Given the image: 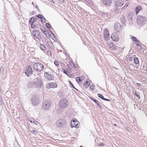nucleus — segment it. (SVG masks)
Segmentation results:
<instances>
[{"instance_id":"1","label":"nucleus","mask_w":147,"mask_h":147,"mask_svg":"<svg viewBox=\"0 0 147 147\" xmlns=\"http://www.w3.org/2000/svg\"><path fill=\"white\" fill-rule=\"evenodd\" d=\"M146 18L145 17L138 15L137 16V22L138 25L143 26L146 23Z\"/></svg>"},{"instance_id":"2","label":"nucleus","mask_w":147,"mask_h":147,"mask_svg":"<svg viewBox=\"0 0 147 147\" xmlns=\"http://www.w3.org/2000/svg\"><path fill=\"white\" fill-rule=\"evenodd\" d=\"M33 66L34 69L38 72L42 71L44 68V65L40 63H35Z\"/></svg>"},{"instance_id":"3","label":"nucleus","mask_w":147,"mask_h":147,"mask_svg":"<svg viewBox=\"0 0 147 147\" xmlns=\"http://www.w3.org/2000/svg\"><path fill=\"white\" fill-rule=\"evenodd\" d=\"M51 104V101L49 100H45L43 103L42 108V109L45 110L49 109Z\"/></svg>"},{"instance_id":"4","label":"nucleus","mask_w":147,"mask_h":147,"mask_svg":"<svg viewBox=\"0 0 147 147\" xmlns=\"http://www.w3.org/2000/svg\"><path fill=\"white\" fill-rule=\"evenodd\" d=\"M66 123L67 122L65 120L60 119L57 121L56 125L58 127H61L64 126Z\"/></svg>"},{"instance_id":"5","label":"nucleus","mask_w":147,"mask_h":147,"mask_svg":"<svg viewBox=\"0 0 147 147\" xmlns=\"http://www.w3.org/2000/svg\"><path fill=\"white\" fill-rule=\"evenodd\" d=\"M35 88H40L42 86V82L39 77L36 78V80L34 81Z\"/></svg>"},{"instance_id":"6","label":"nucleus","mask_w":147,"mask_h":147,"mask_svg":"<svg viewBox=\"0 0 147 147\" xmlns=\"http://www.w3.org/2000/svg\"><path fill=\"white\" fill-rule=\"evenodd\" d=\"M68 105V101L65 98L61 100L59 102V105L61 107L64 108L66 107Z\"/></svg>"},{"instance_id":"7","label":"nucleus","mask_w":147,"mask_h":147,"mask_svg":"<svg viewBox=\"0 0 147 147\" xmlns=\"http://www.w3.org/2000/svg\"><path fill=\"white\" fill-rule=\"evenodd\" d=\"M25 74L28 76L32 74V68L30 65H28L26 66L25 69L24 70Z\"/></svg>"},{"instance_id":"8","label":"nucleus","mask_w":147,"mask_h":147,"mask_svg":"<svg viewBox=\"0 0 147 147\" xmlns=\"http://www.w3.org/2000/svg\"><path fill=\"white\" fill-rule=\"evenodd\" d=\"M32 102L34 106L38 105V96H33L32 98Z\"/></svg>"},{"instance_id":"9","label":"nucleus","mask_w":147,"mask_h":147,"mask_svg":"<svg viewBox=\"0 0 147 147\" xmlns=\"http://www.w3.org/2000/svg\"><path fill=\"white\" fill-rule=\"evenodd\" d=\"M46 87L48 89L56 88L57 86V84L55 83H47L46 85Z\"/></svg>"},{"instance_id":"10","label":"nucleus","mask_w":147,"mask_h":147,"mask_svg":"<svg viewBox=\"0 0 147 147\" xmlns=\"http://www.w3.org/2000/svg\"><path fill=\"white\" fill-rule=\"evenodd\" d=\"M111 38L113 40L117 41L119 40V37L118 35L116 33H114L111 34Z\"/></svg>"},{"instance_id":"11","label":"nucleus","mask_w":147,"mask_h":147,"mask_svg":"<svg viewBox=\"0 0 147 147\" xmlns=\"http://www.w3.org/2000/svg\"><path fill=\"white\" fill-rule=\"evenodd\" d=\"M44 76L45 78L49 80H52L54 79V77L52 75L47 72L44 73Z\"/></svg>"},{"instance_id":"12","label":"nucleus","mask_w":147,"mask_h":147,"mask_svg":"<svg viewBox=\"0 0 147 147\" xmlns=\"http://www.w3.org/2000/svg\"><path fill=\"white\" fill-rule=\"evenodd\" d=\"M121 26L120 23H116L114 25V29L115 32H118L121 30Z\"/></svg>"},{"instance_id":"13","label":"nucleus","mask_w":147,"mask_h":147,"mask_svg":"<svg viewBox=\"0 0 147 147\" xmlns=\"http://www.w3.org/2000/svg\"><path fill=\"white\" fill-rule=\"evenodd\" d=\"M104 37L106 40H107L109 38V32L107 29H105L104 32Z\"/></svg>"},{"instance_id":"14","label":"nucleus","mask_w":147,"mask_h":147,"mask_svg":"<svg viewBox=\"0 0 147 147\" xmlns=\"http://www.w3.org/2000/svg\"><path fill=\"white\" fill-rule=\"evenodd\" d=\"M32 34L34 37L37 39H39V36L40 35L39 32L37 30H34L32 32Z\"/></svg>"},{"instance_id":"15","label":"nucleus","mask_w":147,"mask_h":147,"mask_svg":"<svg viewBox=\"0 0 147 147\" xmlns=\"http://www.w3.org/2000/svg\"><path fill=\"white\" fill-rule=\"evenodd\" d=\"M116 5L117 6H122L124 3V0H115Z\"/></svg>"},{"instance_id":"16","label":"nucleus","mask_w":147,"mask_h":147,"mask_svg":"<svg viewBox=\"0 0 147 147\" xmlns=\"http://www.w3.org/2000/svg\"><path fill=\"white\" fill-rule=\"evenodd\" d=\"M71 127V128L75 127L76 128H78L79 126V123L78 121H76V123L71 122L70 123Z\"/></svg>"},{"instance_id":"17","label":"nucleus","mask_w":147,"mask_h":147,"mask_svg":"<svg viewBox=\"0 0 147 147\" xmlns=\"http://www.w3.org/2000/svg\"><path fill=\"white\" fill-rule=\"evenodd\" d=\"M108 48L112 50H114L117 48V47L112 43H110L108 45Z\"/></svg>"},{"instance_id":"18","label":"nucleus","mask_w":147,"mask_h":147,"mask_svg":"<svg viewBox=\"0 0 147 147\" xmlns=\"http://www.w3.org/2000/svg\"><path fill=\"white\" fill-rule=\"evenodd\" d=\"M102 3L105 5L110 6L112 3L111 0H103Z\"/></svg>"},{"instance_id":"19","label":"nucleus","mask_w":147,"mask_h":147,"mask_svg":"<svg viewBox=\"0 0 147 147\" xmlns=\"http://www.w3.org/2000/svg\"><path fill=\"white\" fill-rule=\"evenodd\" d=\"M134 15V12H130L129 13L128 15L127 16V19L128 21L131 20L133 18V16Z\"/></svg>"},{"instance_id":"20","label":"nucleus","mask_w":147,"mask_h":147,"mask_svg":"<svg viewBox=\"0 0 147 147\" xmlns=\"http://www.w3.org/2000/svg\"><path fill=\"white\" fill-rule=\"evenodd\" d=\"M120 20L121 24H125L126 20L125 17L123 15H121L120 16Z\"/></svg>"},{"instance_id":"21","label":"nucleus","mask_w":147,"mask_h":147,"mask_svg":"<svg viewBox=\"0 0 147 147\" xmlns=\"http://www.w3.org/2000/svg\"><path fill=\"white\" fill-rule=\"evenodd\" d=\"M142 9V8L141 6L138 5L135 9V11L136 14H138Z\"/></svg>"},{"instance_id":"22","label":"nucleus","mask_w":147,"mask_h":147,"mask_svg":"<svg viewBox=\"0 0 147 147\" xmlns=\"http://www.w3.org/2000/svg\"><path fill=\"white\" fill-rule=\"evenodd\" d=\"M97 95L98 97L104 100L109 101H110L109 99L104 98L103 96L100 94H98Z\"/></svg>"},{"instance_id":"23","label":"nucleus","mask_w":147,"mask_h":147,"mask_svg":"<svg viewBox=\"0 0 147 147\" xmlns=\"http://www.w3.org/2000/svg\"><path fill=\"white\" fill-rule=\"evenodd\" d=\"M84 79V76H82L76 77V80L77 82H79L83 80Z\"/></svg>"},{"instance_id":"24","label":"nucleus","mask_w":147,"mask_h":147,"mask_svg":"<svg viewBox=\"0 0 147 147\" xmlns=\"http://www.w3.org/2000/svg\"><path fill=\"white\" fill-rule=\"evenodd\" d=\"M90 98L97 105L98 107H101V104L100 103V102L98 100L94 99L93 98Z\"/></svg>"},{"instance_id":"25","label":"nucleus","mask_w":147,"mask_h":147,"mask_svg":"<svg viewBox=\"0 0 147 147\" xmlns=\"http://www.w3.org/2000/svg\"><path fill=\"white\" fill-rule=\"evenodd\" d=\"M27 87L28 88H30L31 87L35 88L34 82H30L27 85Z\"/></svg>"},{"instance_id":"26","label":"nucleus","mask_w":147,"mask_h":147,"mask_svg":"<svg viewBox=\"0 0 147 147\" xmlns=\"http://www.w3.org/2000/svg\"><path fill=\"white\" fill-rule=\"evenodd\" d=\"M36 21V19H34L33 17H32L29 20V22L30 24H32L33 23Z\"/></svg>"},{"instance_id":"27","label":"nucleus","mask_w":147,"mask_h":147,"mask_svg":"<svg viewBox=\"0 0 147 147\" xmlns=\"http://www.w3.org/2000/svg\"><path fill=\"white\" fill-rule=\"evenodd\" d=\"M100 14H101V15L102 16H104L105 17H107V18H109V17H108V14L107 13L101 12Z\"/></svg>"},{"instance_id":"28","label":"nucleus","mask_w":147,"mask_h":147,"mask_svg":"<svg viewBox=\"0 0 147 147\" xmlns=\"http://www.w3.org/2000/svg\"><path fill=\"white\" fill-rule=\"evenodd\" d=\"M40 47L42 51H45L46 49V47L43 44H40Z\"/></svg>"},{"instance_id":"29","label":"nucleus","mask_w":147,"mask_h":147,"mask_svg":"<svg viewBox=\"0 0 147 147\" xmlns=\"http://www.w3.org/2000/svg\"><path fill=\"white\" fill-rule=\"evenodd\" d=\"M40 29L46 35L47 32L46 29H45L44 27H41L40 28Z\"/></svg>"},{"instance_id":"30","label":"nucleus","mask_w":147,"mask_h":147,"mask_svg":"<svg viewBox=\"0 0 147 147\" xmlns=\"http://www.w3.org/2000/svg\"><path fill=\"white\" fill-rule=\"evenodd\" d=\"M134 62L136 64H137L139 63L138 59L137 57L134 58Z\"/></svg>"},{"instance_id":"31","label":"nucleus","mask_w":147,"mask_h":147,"mask_svg":"<svg viewBox=\"0 0 147 147\" xmlns=\"http://www.w3.org/2000/svg\"><path fill=\"white\" fill-rule=\"evenodd\" d=\"M131 38H132V39L133 41H134V42H139V40H138V39H137L135 37L133 36Z\"/></svg>"},{"instance_id":"32","label":"nucleus","mask_w":147,"mask_h":147,"mask_svg":"<svg viewBox=\"0 0 147 147\" xmlns=\"http://www.w3.org/2000/svg\"><path fill=\"white\" fill-rule=\"evenodd\" d=\"M36 17L38 18H39L40 19H41V18L42 19H44V17L41 14H39L38 15L36 16Z\"/></svg>"},{"instance_id":"33","label":"nucleus","mask_w":147,"mask_h":147,"mask_svg":"<svg viewBox=\"0 0 147 147\" xmlns=\"http://www.w3.org/2000/svg\"><path fill=\"white\" fill-rule=\"evenodd\" d=\"M89 85L90 83H89L88 81H87V80H86V82L84 84V85L85 86H86V88Z\"/></svg>"},{"instance_id":"34","label":"nucleus","mask_w":147,"mask_h":147,"mask_svg":"<svg viewBox=\"0 0 147 147\" xmlns=\"http://www.w3.org/2000/svg\"><path fill=\"white\" fill-rule=\"evenodd\" d=\"M136 47L137 48L138 50H141L142 49L141 47L138 44V43L136 44Z\"/></svg>"},{"instance_id":"35","label":"nucleus","mask_w":147,"mask_h":147,"mask_svg":"<svg viewBox=\"0 0 147 147\" xmlns=\"http://www.w3.org/2000/svg\"><path fill=\"white\" fill-rule=\"evenodd\" d=\"M30 132L34 134L35 135H37L36 131L35 130H33L32 131H30Z\"/></svg>"},{"instance_id":"36","label":"nucleus","mask_w":147,"mask_h":147,"mask_svg":"<svg viewBox=\"0 0 147 147\" xmlns=\"http://www.w3.org/2000/svg\"><path fill=\"white\" fill-rule=\"evenodd\" d=\"M31 27L33 29L35 28L36 27V26L34 23L31 24Z\"/></svg>"},{"instance_id":"37","label":"nucleus","mask_w":147,"mask_h":147,"mask_svg":"<svg viewBox=\"0 0 147 147\" xmlns=\"http://www.w3.org/2000/svg\"><path fill=\"white\" fill-rule=\"evenodd\" d=\"M77 121V120L76 119H75L74 118H73L72 119L71 122H72V123H76V121Z\"/></svg>"},{"instance_id":"38","label":"nucleus","mask_w":147,"mask_h":147,"mask_svg":"<svg viewBox=\"0 0 147 147\" xmlns=\"http://www.w3.org/2000/svg\"><path fill=\"white\" fill-rule=\"evenodd\" d=\"M46 26L47 27V28L48 29H50L51 28V26L48 23H47L46 24Z\"/></svg>"},{"instance_id":"39","label":"nucleus","mask_w":147,"mask_h":147,"mask_svg":"<svg viewBox=\"0 0 147 147\" xmlns=\"http://www.w3.org/2000/svg\"><path fill=\"white\" fill-rule=\"evenodd\" d=\"M69 84L71 85L72 87L75 89L76 90H77L75 88L74 86V85L72 84V83L70 81H69Z\"/></svg>"},{"instance_id":"40","label":"nucleus","mask_w":147,"mask_h":147,"mask_svg":"<svg viewBox=\"0 0 147 147\" xmlns=\"http://www.w3.org/2000/svg\"><path fill=\"white\" fill-rule=\"evenodd\" d=\"M134 94L135 96L138 97L139 99H140V96H139L138 94H137V93L136 92H135V93Z\"/></svg>"},{"instance_id":"41","label":"nucleus","mask_w":147,"mask_h":147,"mask_svg":"<svg viewBox=\"0 0 147 147\" xmlns=\"http://www.w3.org/2000/svg\"><path fill=\"white\" fill-rule=\"evenodd\" d=\"M54 64L56 66H59V63L58 61H54Z\"/></svg>"},{"instance_id":"42","label":"nucleus","mask_w":147,"mask_h":147,"mask_svg":"<svg viewBox=\"0 0 147 147\" xmlns=\"http://www.w3.org/2000/svg\"><path fill=\"white\" fill-rule=\"evenodd\" d=\"M90 89H92V90H93L94 89V86L92 85H91L90 86Z\"/></svg>"},{"instance_id":"43","label":"nucleus","mask_w":147,"mask_h":147,"mask_svg":"<svg viewBox=\"0 0 147 147\" xmlns=\"http://www.w3.org/2000/svg\"><path fill=\"white\" fill-rule=\"evenodd\" d=\"M62 71L65 74H67V71H66L65 69L63 68H62Z\"/></svg>"},{"instance_id":"44","label":"nucleus","mask_w":147,"mask_h":147,"mask_svg":"<svg viewBox=\"0 0 147 147\" xmlns=\"http://www.w3.org/2000/svg\"><path fill=\"white\" fill-rule=\"evenodd\" d=\"M3 100L1 97H0V105H1L3 102Z\"/></svg>"},{"instance_id":"45","label":"nucleus","mask_w":147,"mask_h":147,"mask_svg":"<svg viewBox=\"0 0 147 147\" xmlns=\"http://www.w3.org/2000/svg\"><path fill=\"white\" fill-rule=\"evenodd\" d=\"M33 123L37 125V123H38V122L36 120H34L33 121Z\"/></svg>"},{"instance_id":"46","label":"nucleus","mask_w":147,"mask_h":147,"mask_svg":"<svg viewBox=\"0 0 147 147\" xmlns=\"http://www.w3.org/2000/svg\"><path fill=\"white\" fill-rule=\"evenodd\" d=\"M40 20H41V22H42L43 23L45 22V18H44V19L41 18V19H40Z\"/></svg>"},{"instance_id":"47","label":"nucleus","mask_w":147,"mask_h":147,"mask_svg":"<svg viewBox=\"0 0 147 147\" xmlns=\"http://www.w3.org/2000/svg\"><path fill=\"white\" fill-rule=\"evenodd\" d=\"M134 58L133 57H130L129 58V61H132L133 59H134Z\"/></svg>"},{"instance_id":"48","label":"nucleus","mask_w":147,"mask_h":147,"mask_svg":"<svg viewBox=\"0 0 147 147\" xmlns=\"http://www.w3.org/2000/svg\"><path fill=\"white\" fill-rule=\"evenodd\" d=\"M105 144L103 143H101L100 144H99V146H104Z\"/></svg>"},{"instance_id":"49","label":"nucleus","mask_w":147,"mask_h":147,"mask_svg":"<svg viewBox=\"0 0 147 147\" xmlns=\"http://www.w3.org/2000/svg\"><path fill=\"white\" fill-rule=\"evenodd\" d=\"M126 129L127 130H128L129 131V129H129V128L128 127H126Z\"/></svg>"},{"instance_id":"50","label":"nucleus","mask_w":147,"mask_h":147,"mask_svg":"<svg viewBox=\"0 0 147 147\" xmlns=\"http://www.w3.org/2000/svg\"><path fill=\"white\" fill-rule=\"evenodd\" d=\"M34 119H33L32 120H31V119H30V120H28L31 122V123H32V122H33V121H34Z\"/></svg>"},{"instance_id":"51","label":"nucleus","mask_w":147,"mask_h":147,"mask_svg":"<svg viewBox=\"0 0 147 147\" xmlns=\"http://www.w3.org/2000/svg\"><path fill=\"white\" fill-rule=\"evenodd\" d=\"M136 84L138 86H140L141 85V84L139 83H137Z\"/></svg>"},{"instance_id":"52","label":"nucleus","mask_w":147,"mask_h":147,"mask_svg":"<svg viewBox=\"0 0 147 147\" xmlns=\"http://www.w3.org/2000/svg\"><path fill=\"white\" fill-rule=\"evenodd\" d=\"M67 74H66V75H67V76H68V77H70V75L69 74H68L67 73Z\"/></svg>"},{"instance_id":"53","label":"nucleus","mask_w":147,"mask_h":147,"mask_svg":"<svg viewBox=\"0 0 147 147\" xmlns=\"http://www.w3.org/2000/svg\"><path fill=\"white\" fill-rule=\"evenodd\" d=\"M36 8L38 9L39 10V7H38L37 6H36Z\"/></svg>"},{"instance_id":"54","label":"nucleus","mask_w":147,"mask_h":147,"mask_svg":"<svg viewBox=\"0 0 147 147\" xmlns=\"http://www.w3.org/2000/svg\"><path fill=\"white\" fill-rule=\"evenodd\" d=\"M114 125L115 126H117V125L116 124H114Z\"/></svg>"},{"instance_id":"55","label":"nucleus","mask_w":147,"mask_h":147,"mask_svg":"<svg viewBox=\"0 0 147 147\" xmlns=\"http://www.w3.org/2000/svg\"><path fill=\"white\" fill-rule=\"evenodd\" d=\"M128 6V5H125L124 6V7H125V6H126V7H127Z\"/></svg>"},{"instance_id":"56","label":"nucleus","mask_w":147,"mask_h":147,"mask_svg":"<svg viewBox=\"0 0 147 147\" xmlns=\"http://www.w3.org/2000/svg\"><path fill=\"white\" fill-rule=\"evenodd\" d=\"M32 4L33 5H34V3H33V2H32Z\"/></svg>"},{"instance_id":"57","label":"nucleus","mask_w":147,"mask_h":147,"mask_svg":"<svg viewBox=\"0 0 147 147\" xmlns=\"http://www.w3.org/2000/svg\"><path fill=\"white\" fill-rule=\"evenodd\" d=\"M15 144H17V143H14V144H13L14 145H15Z\"/></svg>"},{"instance_id":"58","label":"nucleus","mask_w":147,"mask_h":147,"mask_svg":"<svg viewBox=\"0 0 147 147\" xmlns=\"http://www.w3.org/2000/svg\"><path fill=\"white\" fill-rule=\"evenodd\" d=\"M73 65H74V67H75V65L74 64V63H73Z\"/></svg>"},{"instance_id":"59","label":"nucleus","mask_w":147,"mask_h":147,"mask_svg":"<svg viewBox=\"0 0 147 147\" xmlns=\"http://www.w3.org/2000/svg\"><path fill=\"white\" fill-rule=\"evenodd\" d=\"M49 52H50V53H51V52H50V51H48L47 52L48 53Z\"/></svg>"},{"instance_id":"60","label":"nucleus","mask_w":147,"mask_h":147,"mask_svg":"<svg viewBox=\"0 0 147 147\" xmlns=\"http://www.w3.org/2000/svg\"><path fill=\"white\" fill-rule=\"evenodd\" d=\"M80 147H82V146H81Z\"/></svg>"},{"instance_id":"61","label":"nucleus","mask_w":147,"mask_h":147,"mask_svg":"<svg viewBox=\"0 0 147 147\" xmlns=\"http://www.w3.org/2000/svg\"><path fill=\"white\" fill-rule=\"evenodd\" d=\"M146 72L147 73V69H146Z\"/></svg>"},{"instance_id":"62","label":"nucleus","mask_w":147,"mask_h":147,"mask_svg":"<svg viewBox=\"0 0 147 147\" xmlns=\"http://www.w3.org/2000/svg\"><path fill=\"white\" fill-rule=\"evenodd\" d=\"M89 0H87V1H89Z\"/></svg>"},{"instance_id":"63","label":"nucleus","mask_w":147,"mask_h":147,"mask_svg":"<svg viewBox=\"0 0 147 147\" xmlns=\"http://www.w3.org/2000/svg\"><path fill=\"white\" fill-rule=\"evenodd\" d=\"M89 0H87V1H89Z\"/></svg>"}]
</instances>
